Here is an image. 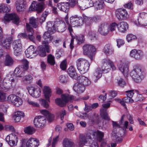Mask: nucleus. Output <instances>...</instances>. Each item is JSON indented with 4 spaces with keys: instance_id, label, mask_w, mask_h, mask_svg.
<instances>
[{
    "instance_id": "38",
    "label": "nucleus",
    "mask_w": 147,
    "mask_h": 147,
    "mask_svg": "<svg viewBox=\"0 0 147 147\" xmlns=\"http://www.w3.org/2000/svg\"><path fill=\"white\" fill-rule=\"evenodd\" d=\"M10 84H11L10 81L7 79L6 78H5L3 81V89L5 91L9 90L10 88Z\"/></svg>"
},
{
    "instance_id": "27",
    "label": "nucleus",
    "mask_w": 147,
    "mask_h": 147,
    "mask_svg": "<svg viewBox=\"0 0 147 147\" xmlns=\"http://www.w3.org/2000/svg\"><path fill=\"white\" fill-rule=\"evenodd\" d=\"M69 6L70 5L68 2L60 3L57 4V6L59 9L61 11L65 13L68 12Z\"/></svg>"
},
{
    "instance_id": "60",
    "label": "nucleus",
    "mask_w": 147,
    "mask_h": 147,
    "mask_svg": "<svg viewBox=\"0 0 147 147\" xmlns=\"http://www.w3.org/2000/svg\"><path fill=\"white\" fill-rule=\"evenodd\" d=\"M41 105H43L45 108H48L49 107V105L48 102L45 99H41L40 100Z\"/></svg>"
},
{
    "instance_id": "64",
    "label": "nucleus",
    "mask_w": 147,
    "mask_h": 147,
    "mask_svg": "<svg viewBox=\"0 0 147 147\" xmlns=\"http://www.w3.org/2000/svg\"><path fill=\"white\" fill-rule=\"evenodd\" d=\"M66 61L65 60H64L61 63L60 65V67L62 70H64L66 69Z\"/></svg>"
},
{
    "instance_id": "43",
    "label": "nucleus",
    "mask_w": 147,
    "mask_h": 147,
    "mask_svg": "<svg viewBox=\"0 0 147 147\" xmlns=\"http://www.w3.org/2000/svg\"><path fill=\"white\" fill-rule=\"evenodd\" d=\"M35 130L33 127L28 126L24 128V132L28 134H32L34 133Z\"/></svg>"
},
{
    "instance_id": "20",
    "label": "nucleus",
    "mask_w": 147,
    "mask_h": 147,
    "mask_svg": "<svg viewBox=\"0 0 147 147\" xmlns=\"http://www.w3.org/2000/svg\"><path fill=\"white\" fill-rule=\"evenodd\" d=\"M138 21V24L141 26H146L147 25V13L145 12L140 13Z\"/></svg>"
},
{
    "instance_id": "7",
    "label": "nucleus",
    "mask_w": 147,
    "mask_h": 147,
    "mask_svg": "<svg viewBox=\"0 0 147 147\" xmlns=\"http://www.w3.org/2000/svg\"><path fill=\"white\" fill-rule=\"evenodd\" d=\"M83 49L84 54L88 55L91 60H93L94 57V52L96 51L94 47L90 45H86L83 47Z\"/></svg>"
},
{
    "instance_id": "23",
    "label": "nucleus",
    "mask_w": 147,
    "mask_h": 147,
    "mask_svg": "<svg viewBox=\"0 0 147 147\" xmlns=\"http://www.w3.org/2000/svg\"><path fill=\"white\" fill-rule=\"evenodd\" d=\"M28 92L32 96L36 98L38 97L41 94V90L40 88L35 89L33 87H29Z\"/></svg>"
},
{
    "instance_id": "61",
    "label": "nucleus",
    "mask_w": 147,
    "mask_h": 147,
    "mask_svg": "<svg viewBox=\"0 0 147 147\" xmlns=\"http://www.w3.org/2000/svg\"><path fill=\"white\" fill-rule=\"evenodd\" d=\"M84 104L85 105V107L84 109V111L88 112L92 110L91 104L88 105L85 102H84Z\"/></svg>"
},
{
    "instance_id": "55",
    "label": "nucleus",
    "mask_w": 147,
    "mask_h": 147,
    "mask_svg": "<svg viewBox=\"0 0 147 147\" xmlns=\"http://www.w3.org/2000/svg\"><path fill=\"white\" fill-rule=\"evenodd\" d=\"M49 33L48 31L45 32L43 35V37L45 40L49 39V40L51 41L52 40L53 38H51V36Z\"/></svg>"
},
{
    "instance_id": "40",
    "label": "nucleus",
    "mask_w": 147,
    "mask_h": 147,
    "mask_svg": "<svg viewBox=\"0 0 147 147\" xmlns=\"http://www.w3.org/2000/svg\"><path fill=\"white\" fill-rule=\"evenodd\" d=\"M55 24L53 25L52 22H49L47 23V28L48 31L51 34L53 33V31L55 30Z\"/></svg>"
},
{
    "instance_id": "15",
    "label": "nucleus",
    "mask_w": 147,
    "mask_h": 147,
    "mask_svg": "<svg viewBox=\"0 0 147 147\" xmlns=\"http://www.w3.org/2000/svg\"><path fill=\"white\" fill-rule=\"evenodd\" d=\"M13 47L14 50V53L15 55L18 56L20 54L22 48V44L20 40H15L12 43Z\"/></svg>"
},
{
    "instance_id": "3",
    "label": "nucleus",
    "mask_w": 147,
    "mask_h": 147,
    "mask_svg": "<svg viewBox=\"0 0 147 147\" xmlns=\"http://www.w3.org/2000/svg\"><path fill=\"white\" fill-rule=\"evenodd\" d=\"M130 75L134 81L136 83L140 82L144 78L143 71L141 68L138 65H135L131 70Z\"/></svg>"
},
{
    "instance_id": "44",
    "label": "nucleus",
    "mask_w": 147,
    "mask_h": 147,
    "mask_svg": "<svg viewBox=\"0 0 147 147\" xmlns=\"http://www.w3.org/2000/svg\"><path fill=\"white\" fill-rule=\"evenodd\" d=\"M47 62L51 65H54L55 63L54 57L51 54L47 56Z\"/></svg>"
},
{
    "instance_id": "50",
    "label": "nucleus",
    "mask_w": 147,
    "mask_h": 147,
    "mask_svg": "<svg viewBox=\"0 0 147 147\" xmlns=\"http://www.w3.org/2000/svg\"><path fill=\"white\" fill-rule=\"evenodd\" d=\"M15 76L14 74L9 73L7 76L6 78L7 79L9 80L11 84H12V83L15 82L14 77Z\"/></svg>"
},
{
    "instance_id": "31",
    "label": "nucleus",
    "mask_w": 147,
    "mask_h": 147,
    "mask_svg": "<svg viewBox=\"0 0 147 147\" xmlns=\"http://www.w3.org/2000/svg\"><path fill=\"white\" fill-rule=\"evenodd\" d=\"M68 74L69 76L73 79L77 80L78 76L76 71L74 67L71 66L67 70Z\"/></svg>"
},
{
    "instance_id": "21",
    "label": "nucleus",
    "mask_w": 147,
    "mask_h": 147,
    "mask_svg": "<svg viewBox=\"0 0 147 147\" xmlns=\"http://www.w3.org/2000/svg\"><path fill=\"white\" fill-rule=\"evenodd\" d=\"M16 6L18 12L23 11L26 7V2L24 0H18L16 2Z\"/></svg>"
},
{
    "instance_id": "33",
    "label": "nucleus",
    "mask_w": 147,
    "mask_h": 147,
    "mask_svg": "<svg viewBox=\"0 0 147 147\" xmlns=\"http://www.w3.org/2000/svg\"><path fill=\"white\" fill-rule=\"evenodd\" d=\"M103 52L106 55H109L113 53L114 50L110 45L107 44L105 46Z\"/></svg>"
},
{
    "instance_id": "16",
    "label": "nucleus",
    "mask_w": 147,
    "mask_h": 147,
    "mask_svg": "<svg viewBox=\"0 0 147 147\" xmlns=\"http://www.w3.org/2000/svg\"><path fill=\"white\" fill-rule=\"evenodd\" d=\"M55 30L60 32H64L66 29V26L65 22L62 20H57L55 23Z\"/></svg>"
},
{
    "instance_id": "51",
    "label": "nucleus",
    "mask_w": 147,
    "mask_h": 147,
    "mask_svg": "<svg viewBox=\"0 0 147 147\" xmlns=\"http://www.w3.org/2000/svg\"><path fill=\"white\" fill-rule=\"evenodd\" d=\"M39 54L40 56L42 57L46 56V53L45 51V49L44 47L42 46L39 47Z\"/></svg>"
},
{
    "instance_id": "56",
    "label": "nucleus",
    "mask_w": 147,
    "mask_h": 147,
    "mask_svg": "<svg viewBox=\"0 0 147 147\" xmlns=\"http://www.w3.org/2000/svg\"><path fill=\"white\" fill-rule=\"evenodd\" d=\"M27 102L29 105H32L33 107H38L39 106V104L38 103L33 101L29 99H28L27 100Z\"/></svg>"
},
{
    "instance_id": "35",
    "label": "nucleus",
    "mask_w": 147,
    "mask_h": 147,
    "mask_svg": "<svg viewBox=\"0 0 147 147\" xmlns=\"http://www.w3.org/2000/svg\"><path fill=\"white\" fill-rule=\"evenodd\" d=\"M14 63V61L11 57L9 54L5 56L4 61V65L5 66H12Z\"/></svg>"
},
{
    "instance_id": "11",
    "label": "nucleus",
    "mask_w": 147,
    "mask_h": 147,
    "mask_svg": "<svg viewBox=\"0 0 147 147\" xmlns=\"http://www.w3.org/2000/svg\"><path fill=\"white\" fill-rule=\"evenodd\" d=\"M4 19L6 22H8L10 20H13V22L17 25L20 22L18 16L15 13H6L4 16Z\"/></svg>"
},
{
    "instance_id": "18",
    "label": "nucleus",
    "mask_w": 147,
    "mask_h": 147,
    "mask_svg": "<svg viewBox=\"0 0 147 147\" xmlns=\"http://www.w3.org/2000/svg\"><path fill=\"white\" fill-rule=\"evenodd\" d=\"M25 53L27 57L32 58L37 54L36 48L31 45L26 50Z\"/></svg>"
},
{
    "instance_id": "9",
    "label": "nucleus",
    "mask_w": 147,
    "mask_h": 147,
    "mask_svg": "<svg viewBox=\"0 0 147 147\" xmlns=\"http://www.w3.org/2000/svg\"><path fill=\"white\" fill-rule=\"evenodd\" d=\"M46 120L44 116H38L35 117L34 123L35 126L38 128H42L44 127Z\"/></svg>"
},
{
    "instance_id": "36",
    "label": "nucleus",
    "mask_w": 147,
    "mask_h": 147,
    "mask_svg": "<svg viewBox=\"0 0 147 147\" xmlns=\"http://www.w3.org/2000/svg\"><path fill=\"white\" fill-rule=\"evenodd\" d=\"M43 92L45 97L47 100L50 102L49 98L51 96V89L49 87L45 86L44 87Z\"/></svg>"
},
{
    "instance_id": "25",
    "label": "nucleus",
    "mask_w": 147,
    "mask_h": 147,
    "mask_svg": "<svg viewBox=\"0 0 147 147\" xmlns=\"http://www.w3.org/2000/svg\"><path fill=\"white\" fill-rule=\"evenodd\" d=\"M119 69L122 72L124 76L127 77L128 75L129 69L128 66L126 63H123L118 66Z\"/></svg>"
},
{
    "instance_id": "54",
    "label": "nucleus",
    "mask_w": 147,
    "mask_h": 147,
    "mask_svg": "<svg viewBox=\"0 0 147 147\" xmlns=\"http://www.w3.org/2000/svg\"><path fill=\"white\" fill-rule=\"evenodd\" d=\"M104 62L105 63H108L109 65H110V67L112 68V69L115 70V69L116 68L113 65V63L110 60L104 59Z\"/></svg>"
},
{
    "instance_id": "49",
    "label": "nucleus",
    "mask_w": 147,
    "mask_h": 147,
    "mask_svg": "<svg viewBox=\"0 0 147 147\" xmlns=\"http://www.w3.org/2000/svg\"><path fill=\"white\" fill-rule=\"evenodd\" d=\"M104 2L102 1H97L95 3V8L96 10L100 9L103 7Z\"/></svg>"
},
{
    "instance_id": "2",
    "label": "nucleus",
    "mask_w": 147,
    "mask_h": 147,
    "mask_svg": "<svg viewBox=\"0 0 147 147\" xmlns=\"http://www.w3.org/2000/svg\"><path fill=\"white\" fill-rule=\"evenodd\" d=\"M67 18L66 17L65 20L68 26V29L70 35L72 37V32L73 30L72 27H77L82 26L84 24V20L82 18L78 17L77 15L72 16L70 18V24L67 22Z\"/></svg>"
},
{
    "instance_id": "29",
    "label": "nucleus",
    "mask_w": 147,
    "mask_h": 147,
    "mask_svg": "<svg viewBox=\"0 0 147 147\" xmlns=\"http://www.w3.org/2000/svg\"><path fill=\"white\" fill-rule=\"evenodd\" d=\"M115 100L119 102L123 106H125V103H131L134 102V100L133 99L128 96L125 97L122 99H115Z\"/></svg>"
},
{
    "instance_id": "45",
    "label": "nucleus",
    "mask_w": 147,
    "mask_h": 147,
    "mask_svg": "<svg viewBox=\"0 0 147 147\" xmlns=\"http://www.w3.org/2000/svg\"><path fill=\"white\" fill-rule=\"evenodd\" d=\"M29 23L33 27L36 28L37 26V20L34 17H31L29 18Z\"/></svg>"
},
{
    "instance_id": "8",
    "label": "nucleus",
    "mask_w": 147,
    "mask_h": 147,
    "mask_svg": "<svg viewBox=\"0 0 147 147\" xmlns=\"http://www.w3.org/2000/svg\"><path fill=\"white\" fill-rule=\"evenodd\" d=\"M92 138L90 135H80L78 141L77 142V145L78 147H82L86 144L89 142V140H92Z\"/></svg>"
},
{
    "instance_id": "5",
    "label": "nucleus",
    "mask_w": 147,
    "mask_h": 147,
    "mask_svg": "<svg viewBox=\"0 0 147 147\" xmlns=\"http://www.w3.org/2000/svg\"><path fill=\"white\" fill-rule=\"evenodd\" d=\"M76 67L78 70L82 74H84L89 69L90 65L86 59L79 58L76 61Z\"/></svg>"
},
{
    "instance_id": "41",
    "label": "nucleus",
    "mask_w": 147,
    "mask_h": 147,
    "mask_svg": "<svg viewBox=\"0 0 147 147\" xmlns=\"http://www.w3.org/2000/svg\"><path fill=\"white\" fill-rule=\"evenodd\" d=\"M22 101L21 98L17 96L15 100H14L12 104L16 107H19L22 104Z\"/></svg>"
},
{
    "instance_id": "53",
    "label": "nucleus",
    "mask_w": 147,
    "mask_h": 147,
    "mask_svg": "<svg viewBox=\"0 0 147 147\" xmlns=\"http://www.w3.org/2000/svg\"><path fill=\"white\" fill-rule=\"evenodd\" d=\"M86 78V77L82 75H81L78 76L77 78V80L78 81V83H81L83 85Z\"/></svg>"
},
{
    "instance_id": "17",
    "label": "nucleus",
    "mask_w": 147,
    "mask_h": 147,
    "mask_svg": "<svg viewBox=\"0 0 147 147\" xmlns=\"http://www.w3.org/2000/svg\"><path fill=\"white\" fill-rule=\"evenodd\" d=\"M5 140L11 146L16 145V142L18 141L17 136L15 134H10L7 136Z\"/></svg>"
},
{
    "instance_id": "22",
    "label": "nucleus",
    "mask_w": 147,
    "mask_h": 147,
    "mask_svg": "<svg viewBox=\"0 0 147 147\" xmlns=\"http://www.w3.org/2000/svg\"><path fill=\"white\" fill-rule=\"evenodd\" d=\"M74 91L78 94L83 93L85 90V87L78 82L75 83L73 87Z\"/></svg>"
},
{
    "instance_id": "26",
    "label": "nucleus",
    "mask_w": 147,
    "mask_h": 147,
    "mask_svg": "<svg viewBox=\"0 0 147 147\" xmlns=\"http://www.w3.org/2000/svg\"><path fill=\"white\" fill-rule=\"evenodd\" d=\"M43 6L40 3H36L35 2L32 3L29 9L30 11L37 10L41 12Z\"/></svg>"
},
{
    "instance_id": "58",
    "label": "nucleus",
    "mask_w": 147,
    "mask_h": 147,
    "mask_svg": "<svg viewBox=\"0 0 147 147\" xmlns=\"http://www.w3.org/2000/svg\"><path fill=\"white\" fill-rule=\"evenodd\" d=\"M32 79V76L30 75H26L22 79V81L24 82H30V81Z\"/></svg>"
},
{
    "instance_id": "19",
    "label": "nucleus",
    "mask_w": 147,
    "mask_h": 147,
    "mask_svg": "<svg viewBox=\"0 0 147 147\" xmlns=\"http://www.w3.org/2000/svg\"><path fill=\"white\" fill-rule=\"evenodd\" d=\"M110 105V103L109 102L103 104L102 106L104 108H102L100 109V115L101 117L104 119L107 120H109L110 119L108 115L107 111L105 109L109 107Z\"/></svg>"
},
{
    "instance_id": "48",
    "label": "nucleus",
    "mask_w": 147,
    "mask_h": 147,
    "mask_svg": "<svg viewBox=\"0 0 147 147\" xmlns=\"http://www.w3.org/2000/svg\"><path fill=\"white\" fill-rule=\"evenodd\" d=\"M74 38L76 39L77 43L79 45L83 43L85 41L84 36L82 35H80L79 37L76 36Z\"/></svg>"
},
{
    "instance_id": "14",
    "label": "nucleus",
    "mask_w": 147,
    "mask_h": 147,
    "mask_svg": "<svg viewBox=\"0 0 147 147\" xmlns=\"http://www.w3.org/2000/svg\"><path fill=\"white\" fill-rule=\"evenodd\" d=\"M26 29L28 33L27 35V40H29L31 41L34 42L35 41V37L34 36V32L33 28L28 23L26 24Z\"/></svg>"
},
{
    "instance_id": "1",
    "label": "nucleus",
    "mask_w": 147,
    "mask_h": 147,
    "mask_svg": "<svg viewBox=\"0 0 147 147\" xmlns=\"http://www.w3.org/2000/svg\"><path fill=\"white\" fill-rule=\"evenodd\" d=\"M123 115L121 117L119 121V124L116 122L112 121L113 129L112 131V134L113 136H115L116 134L117 131H121L123 132V134H125L126 133V129L128 128V122L127 121H124Z\"/></svg>"
},
{
    "instance_id": "46",
    "label": "nucleus",
    "mask_w": 147,
    "mask_h": 147,
    "mask_svg": "<svg viewBox=\"0 0 147 147\" xmlns=\"http://www.w3.org/2000/svg\"><path fill=\"white\" fill-rule=\"evenodd\" d=\"M103 65L102 66V71L105 73H107L109 71L110 69V65H109L108 63H105L103 61Z\"/></svg>"
},
{
    "instance_id": "10",
    "label": "nucleus",
    "mask_w": 147,
    "mask_h": 147,
    "mask_svg": "<svg viewBox=\"0 0 147 147\" xmlns=\"http://www.w3.org/2000/svg\"><path fill=\"white\" fill-rule=\"evenodd\" d=\"M116 16L119 20H125L128 17L127 12L125 9L120 8L115 11Z\"/></svg>"
},
{
    "instance_id": "42",
    "label": "nucleus",
    "mask_w": 147,
    "mask_h": 147,
    "mask_svg": "<svg viewBox=\"0 0 147 147\" xmlns=\"http://www.w3.org/2000/svg\"><path fill=\"white\" fill-rule=\"evenodd\" d=\"M63 147H73L74 143L68 139H65L63 140Z\"/></svg>"
},
{
    "instance_id": "39",
    "label": "nucleus",
    "mask_w": 147,
    "mask_h": 147,
    "mask_svg": "<svg viewBox=\"0 0 147 147\" xmlns=\"http://www.w3.org/2000/svg\"><path fill=\"white\" fill-rule=\"evenodd\" d=\"M10 11V8L9 6L5 4L0 5V12L1 13L8 12Z\"/></svg>"
},
{
    "instance_id": "32",
    "label": "nucleus",
    "mask_w": 147,
    "mask_h": 147,
    "mask_svg": "<svg viewBox=\"0 0 147 147\" xmlns=\"http://www.w3.org/2000/svg\"><path fill=\"white\" fill-rule=\"evenodd\" d=\"M102 71L100 68H97L94 73L93 78L95 82L101 77L102 76Z\"/></svg>"
},
{
    "instance_id": "12",
    "label": "nucleus",
    "mask_w": 147,
    "mask_h": 147,
    "mask_svg": "<svg viewBox=\"0 0 147 147\" xmlns=\"http://www.w3.org/2000/svg\"><path fill=\"white\" fill-rule=\"evenodd\" d=\"M94 5L92 0H78V6L82 10L92 7Z\"/></svg>"
},
{
    "instance_id": "63",
    "label": "nucleus",
    "mask_w": 147,
    "mask_h": 147,
    "mask_svg": "<svg viewBox=\"0 0 147 147\" xmlns=\"http://www.w3.org/2000/svg\"><path fill=\"white\" fill-rule=\"evenodd\" d=\"M117 27V24L115 23H112L110 26H109V30L113 31L115 30L116 27Z\"/></svg>"
},
{
    "instance_id": "24",
    "label": "nucleus",
    "mask_w": 147,
    "mask_h": 147,
    "mask_svg": "<svg viewBox=\"0 0 147 147\" xmlns=\"http://www.w3.org/2000/svg\"><path fill=\"white\" fill-rule=\"evenodd\" d=\"M130 55L136 59H140L142 57L143 53L140 50L134 49L130 52Z\"/></svg>"
},
{
    "instance_id": "34",
    "label": "nucleus",
    "mask_w": 147,
    "mask_h": 147,
    "mask_svg": "<svg viewBox=\"0 0 147 147\" xmlns=\"http://www.w3.org/2000/svg\"><path fill=\"white\" fill-rule=\"evenodd\" d=\"M117 28L120 32H124L127 29L128 25L125 22H121L117 24Z\"/></svg>"
},
{
    "instance_id": "4",
    "label": "nucleus",
    "mask_w": 147,
    "mask_h": 147,
    "mask_svg": "<svg viewBox=\"0 0 147 147\" xmlns=\"http://www.w3.org/2000/svg\"><path fill=\"white\" fill-rule=\"evenodd\" d=\"M21 62L23 65L16 67L14 71V74L16 77H22L28 68L29 62L27 60L23 59Z\"/></svg>"
},
{
    "instance_id": "28",
    "label": "nucleus",
    "mask_w": 147,
    "mask_h": 147,
    "mask_svg": "<svg viewBox=\"0 0 147 147\" xmlns=\"http://www.w3.org/2000/svg\"><path fill=\"white\" fill-rule=\"evenodd\" d=\"M11 40L9 38H6L3 40H1V44L2 46L7 49H9L11 47Z\"/></svg>"
},
{
    "instance_id": "13",
    "label": "nucleus",
    "mask_w": 147,
    "mask_h": 147,
    "mask_svg": "<svg viewBox=\"0 0 147 147\" xmlns=\"http://www.w3.org/2000/svg\"><path fill=\"white\" fill-rule=\"evenodd\" d=\"M98 31L102 35H106L109 32V24L106 22L100 24L98 26Z\"/></svg>"
},
{
    "instance_id": "62",
    "label": "nucleus",
    "mask_w": 147,
    "mask_h": 147,
    "mask_svg": "<svg viewBox=\"0 0 147 147\" xmlns=\"http://www.w3.org/2000/svg\"><path fill=\"white\" fill-rule=\"evenodd\" d=\"M52 40L53 44L55 46H58L60 42L61 41V39L60 38L55 39L53 38Z\"/></svg>"
},
{
    "instance_id": "59",
    "label": "nucleus",
    "mask_w": 147,
    "mask_h": 147,
    "mask_svg": "<svg viewBox=\"0 0 147 147\" xmlns=\"http://www.w3.org/2000/svg\"><path fill=\"white\" fill-rule=\"evenodd\" d=\"M17 96L14 94L10 95L7 97L8 100L9 102H10L12 103Z\"/></svg>"
},
{
    "instance_id": "37",
    "label": "nucleus",
    "mask_w": 147,
    "mask_h": 147,
    "mask_svg": "<svg viewBox=\"0 0 147 147\" xmlns=\"http://www.w3.org/2000/svg\"><path fill=\"white\" fill-rule=\"evenodd\" d=\"M92 135L97 137L99 142H101L104 136V133L97 130L92 133Z\"/></svg>"
},
{
    "instance_id": "52",
    "label": "nucleus",
    "mask_w": 147,
    "mask_h": 147,
    "mask_svg": "<svg viewBox=\"0 0 147 147\" xmlns=\"http://www.w3.org/2000/svg\"><path fill=\"white\" fill-rule=\"evenodd\" d=\"M136 38V37L135 35L131 34H127L126 36V39L128 42L135 40Z\"/></svg>"
},
{
    "instance_id": "6",
    "label": "nucleus",
    "mask_w": 147,
    "mask_h": 147,
    "mask_svg": "<svg viewBox=\"0 0 147 147\" xmlns=\"http://www.w3.org/2000/svg\"><path fill=\"white\" fill-rule=\"evenodd\" d=\"M61 98L62 99L60 98H57L55 100V103L61 107L64 106L68 101H71L74 98L73 96L68 94L62 95Z\"/></svg>"
},
{
    "instance_id": "30",
    "label": "nucleus",
    "mask_w": 147,
    "mask_h": 147,
    "mask_svg": "<svg viewBox=\"0 0 147 147\" xmlns=\"http://www.w3.org/2000/svg\"><path fill=\"white\" fill-rule=\"evenodd\" d=\"M35 138H30L27 142V147H37L39 145L38 142Z\"/></svg>"
},
{
    "instance_id": "47",
    "label": "nucleus",
    "mask_w": 147,
    "mask_h": 147,
    "mask_svg": "<svg viewBox=\"0 0 147 147\" xmlns=\"http://www.w3.org/2000/svg\"><path fill=\"white\" fill-rule=\"evenodd\" d=\"M83 19L84 22L86 25L87 26L90 25L92 21V18L86 16H84Z\"/></svg>"
},
{
    "instance_id": "57",
    "label": "nucleus",
    "mask_w": 147,
    "mask_h": 147,
    "mask_svg": "<svg viewBox=\"0 0 147 147\" xmlns=\"http://www.w3.org/2000/svg\"><path fill=\"white\" fill-rule=\"evenodd\" d=\"M117 83L118 85L121 87L124 86L126 84L125 80L121 78H119L117 79Z\"/></svg>"
}]
</instances>
